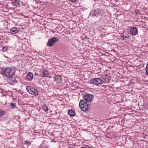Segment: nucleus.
<instances>
[{"mask_svg": "<svg viewBox=\"0 0 148 148\" xmlns=\"http://www.w3.org/2000/svg\"><path fill=\"white\" fill-rule=\"evenodd\" d=\"M18 29L16 27H13L10 29V33L12 34H15L17 32Z\"/></svg>", "mask_w": 148, "mask_h": 148, "instance_id": "nucleus-10", "label": "nucleus"}, {"mask_svg": "<svg viewBox=\"0 0 148 148\" xmlns=\"http://www.w3.org/2000/svg\"><path fill=\"white\" fill-rule=\"evenodd\" d=\"M95 83L96 85H98L100 84H102L101 81V79L100 78V77H99L98 78H95Z\"/></svg>", "mask_w": 148, "mask_h": 148, "instance_id": "nucleus-11", "label": "nucleus"}, {"mask_svg": "<svg viewBox=\"0 0 148 148\" xmlns=\"http://www.w3.org/2000/svg\"><path fill=\"white\" fill-rule=\"evenodd\" d=\"M102 13L101 9L97 8L95 10H91L89 14V16L98 17Z\"/></svg>", "mask_w": 148, "mask_h": 148, "instance_id": "nucleus-3", "label": "nucleus"}, {"mask_svg": "<svg viewBox=\"0 0 148 148\" xmlns=\"http://www.w3.org/2000/svg\"><path fill=\"white\" fill-rule=\"evenodd\" d=\"M42 108L43 110L45 112L47 111L48 110V107L46 104H44L42 105Z\"/></svg>", "mask_w": 148, "mask_h": 148, "instance_id": "nucleus-17", "label": "nucleus"}, {"mask_svg": "<svg viewBox=\"0 0 148 148\" xmlns=\"http://www.w3.org/2000/svg\"><path fill=\"white\" fill-rule=\"evenodd\" d=\"M80 148H91L90 147L87 145H85L81 147Z\"/></svg>", "mask_w": 148, "mask_h": 148, "instance_id": "nucleus-25", "label": "nucleus"}, {"mask_svg": "<svg viewBox=\"0 0 148 148\" xmlns=\"http://www.w3.org/2000/svg\"><path fill=\"white\" fill-rule=\"evenodd\" d=\"M26 77L28 80H31L33 78V74L31 72L28 73Z\"/></svg>", "mask_w": 148, "mask_h": 148, "instance_id": "nucleus-12", "label": "nucleus"}, {"mask_svg": "<svg viewBox=\"0 0 148 148\" xmlns=\"http://www.w3.org/2000/svg\"><path fill=\"white\" fill-rule=\"evenodd\" d=\"M79 106L80 109L84 111H86L90 107L88 103L83 100H81L79 103Z\"/></svg>", "mask_w": 148, "mask_h": 148, "instance_id": "nucleus-2", "label": "nucleus"}, {"mask_svg": "<svg viewBox=\"0 0 148 148\" xmlns=\"http://www.w3.org/2000/svg\"><path fill=\"white\" fill-rule=\"evenodd\" d=\"M8 47H3L2 48L1 51L3 52H6L8 50Z\"/></svg>", "mask_w": 148, "mask_h": 148, "instance_id": "nucleus-20", "label": "nucleus"}, {"mask_svg": "<svg viewBox=\"0 0 148 148\" xmlns=\"http://www.w3.org/2000/svg\"><path fill=\"white\" fill-rule=\"evenodd\" d=\"M84 99L86 102H90L92 101L93 96L92 95L86 93L83 95Z\"/></svg>", "mask_w": 148, "mask_h": 148, "instance_id": "nucleus-7", "label": "nucleus"}, {"mask_svg": "<svg viewBox=\"0 0 148 148\" xmlns=\"http://www.w3.org/2000/svg\"><path fill=\"white\" fill-rule=\"evenodd\" d=\"M48 73V72L46 70L43 71L41 73L42 76L44 77H47L49 75Z\"/></svg>", "mask_w": 148, "mask_h": 148, "instance_id": "nucleus-13", "label": "nucleus"}, {"mask_svg": "<svg viewBox=\"0 0 148 148\" xmlns=\"http://www.w3.org/2000/svg\"><path fill=\"white\" fill-rule=\"evenodd\" d=\"M68 114L71 116H73L75 114V111L73 110H69L68 111Z\"/></svg>", "mask_w": 148, "mask_h": 148, "instance_id": "nucleus-15", "label": "nucleus"}, {"mask_svg": "<svg viewBox=\"0 0 148 148\" xmlns=\"http://www.w3.org/2000/svg\"><path fill=\"white\" fill-rule=\"evenodd\" d=\"M10 105L14 108H15L16 106V104L15 103H11Z\"/></svg>", "mask_w": 148, "mask_h": 148, "instance_id": "nucleus-24", "label": "nucleus"}, {"mask_svg": "<svg viewBox=\"0 0 148 148\" xmlns=\"http://www.w3.org/2000/svg\"><path fill=\"white\" fill-rule=\"evenodd\" d=\"M120 36L122 38V39L123 40H126L130 38V36L128 34H125L124 35V33H122L121 34Z\"/></svg>", "mask_w": 148, "mask_h": 148, "instance_id": "nucleus-9", "label": "nucleus"}, {"mask_svg": "<svg viewBox=\"0 0 148 148\" xmlns=\"http://www.w3.org/2000/svg\"><path fill=\"white\" fill-rule=\"evenodd\" d=\"M5 114V112L1 110H0V117L3 116Z\"/></svg>", "mask_w": 148, "mask_h": 148, "instance_id": "nucleus-19", "label": "nucleus"}, {"mask_svg": "<svg viewBox=\"0 0 148 148\" xmlns=\"http://www.w3.org/2000/svg\"><path fill=\"white\" fill-rule=\"evenodd\" d=\"M55 78L56 79H58L60 81L61 80L62 78L61 75H59L55 77Z\"/></svg>", "mask_w": 148, "mask_h": 148, "instance_id": "nucleus-23", "label": "nucleus"}, {"mask_svg": "<svg viewBox=\"0 0 148 148\" xmlns=\"http://www.w3.org/2000/svg\"><path fill=\"white\" fill-rule=\"evenodd\" d=\"M25 144L26 145H31V143L29 141L25 140Z\"/></svg>", "mask_w": 148, "mask_h": 148, "instance_id": "nucleus-22", "label": "nucleus"}, {"mask_svg": "<svg viewBox=\"0 0 148 148\" xmlns=\"http://www.w3.org/2000/svg\"><path fill=\"white\" fill-rule=\"evenodd\" d=\"M145 106L147 107V108H148V104H145Z\"/></svg>", "mask_w": 148, "mask_h": 148, "instance_id": "nucleus-28", "label": "nucleus"}, {"mask_svg": "<svg viewBox=\"0 0 148 148\" xmlns=\"http://www.w3.org/2000/svg\"><path fill=\"white\" fill-rule=\"evenodd\" d=\"M26 89L28 92L33 95L36 96L38 95L37 90L32 87L28 86L26 87Z\"/></svg>", "mask_w": 148, "mask_h": 148, "instance_id": "nucleus-6", "label": "nucleus"}, {"mask_svg": "<svg viewBox=\"0 0 148 148\" xmlns=\"http://www.w3.org/2000/svg\"><path fill=\"white\" fill-rule=\"evenodd\" d=\"M59 39L58 38L53 37L50 39L48 41L47 45L49 47L52 46L56 42L58 41Z\"/></svg>", "mask_w": 148, "mask_h": 148, "instance_id": "nucleus-5", "label": "nucleus"}, {"mask_svg": "<svg viewBox=\"0 0 148 148\" xmlns=\"http://www.w3.org/2000/svg\"><path fill=\"white\" fill-rule=\"evenodd\" d=\"M99 77H100L102 84L103 83H107L110 80L111 77L109 75H99Z\"/></svg>", "mask_w": 148, "mask_h": 148, "instance_id": "nucleus-4", "label": "nucleus"}, {"mask_svg": "<svg viewBox=\"0 0 148 148\" xmlns=\"http://www.w3.org/2000/svg\"><path fill=\"white\" fill-rule=\"evenodd\" d=\"M12 4L15 6H18L20 5L19 1L18 0H13Z\"/></svg>", "mask_w": 148, "mask_h": 148, "instance_id": "nucleus-14", "label": "nucleus"}, {"mask_svg": "<svg viewBox=\"0 0 148 148\" xmlns=\"http://www.w3.org/2000/svg\"><path fill=\"white\" fill-rule=\"evenodd\" d=\"M95 78H92L90 80V83L92 84L95 85Z\"/></svg>", "mask_w": 148, "mask_h": 148, "instance_id": "nucleus-18", "label": "nucleus"}, {"mask_svg": "<svg viewBox=\"0 0 148 148\" xmlns=\"http://www.w3.org/2000/svg\"><path fill=\"white\" fill-rule=\"evenodd\" d=\"M48 147H48V146H46V148H48Z\"/></svg>", "mask_w": 148, "mask_h": 148, "instance_id": "nucleus-29", "label": "nucleus"}, {"mask_svg": "<svg viewBox=\"0 0 148 148\" xmlns=\"http://www.w3.org/2000/svg\"><path fill=\"white\" fill-rule=\"evenodd\" d=\"M70 1L72 2L73 3H76L77 1V0H70Z\"/></svg>", "mask_w": 148, "mask_h": 148, "instance_id": "nucleus-27", "label": "nucleus"}, {"mask_svg": "<svg viewBox=\"0 0 148 148\" xmlns=\"http://www.w3.org/2000/svg\"><path fill=\"white\" fill-rule=\"evenodd\" d=\"M0 74L7 77H11L14 75L15 71L13 70L11 68L7 67L1 69L0 71Z\"/></svg>", "mask_w": 148, "mask_h": 148, "instance_id": "nucleus-1", "label": "nucleus"}, {"mask_svg": "<svg viewBox=\"0 0 148 148\" xmlns=\"http://www.w3.org/2000/svg\"><path fill=\"white\" fill-rule=\"evenodd\" d=\"M68 148H71L70 147H68Z\"/></svg>", "mask_w": 148, "mask_h": 148, "instance_id": "nucleus-30", "label": "nucleus"}, {"mask_svg": "<svg viewBox=\"0 0 148 148\" xmlns=\"http://www.w3.org/2000/svg\"><path fill=\"white\" fill-rule=\"evenodd\" d=\"M138 29L136 27H133L131 28L130 32L133 35H135L138 34Z\"/></svg>", "mask_w": 148, "mask_h": 148, "instance_id": "nucleus-8", "label": "nucleus"}, {"mask_svg": "<svg viewBox=\"0 0 148 148\" xmlns=\"http://www.w3.org/2000/svg\"><path fill=\"white\" fill-rule=\"evenodd\" d=\"M9 82L11 83L14 82V83H17V81L16 79V77H9Z\"/></svg>", "mask_w": 148, "mask_h": 148, "instance_id": "nucleus-16", "label": "nucleus"}, {"mask_svg": "<svg viewBox=\"0 0 148 148\" xmlns=\"http://www.w3.org/2000/svg\"><path fill=\"white\" fill-rule=\"evenodd\" d=\"M34 81L37 82H38L39 81V79H38L37 78H34Z\"/></svg>", "mask_w": 148, "mask_h": 148, "instance_id": "nucleus-26", "label": "nucleus"}, {"mask_svg": "<svg viewBox=\"0 0 148 148\" xmlns=\"http://www.w3.org/2000/svg\"><path fill=\"white\" fill-rule=\"evenodd\" d=\"M146 73L145 75L148 76V62L146 65V66L145 69Z\"/></svg>", "mask_w": 148, "mask_h": 148, "instance_id": "nucleus-21", "label": "nucleus"}]
</instances>
